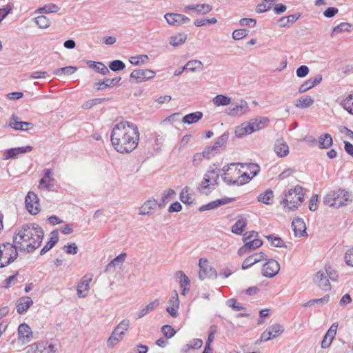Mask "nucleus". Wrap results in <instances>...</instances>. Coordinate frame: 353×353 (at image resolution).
Segmentation results:
<instances>
[{
  "instance_id": "f257e3e1",
  "label": "nucleus",
  "mask_w": 353,
  "mask_h": 353,
  "mask_svg": "<svg viewBox=\"0 0 353 353\" xmlns=\"http://www.w3.org/2000/svg\"><path fill=\"white\" fill-rule=\"evenodd\" d=\"M139 135L136 124L122 121L113 127L110 134V141L117 152L128 154L137 148Z\"/></svg>"
},
{
  "instance_id": "f03ea898",
  "label": "nucleus",
  "mask_w": 353,
  "mask_h": 353,
  "mask_svg": "<svg viewBox=\"0 0 353 353\" xmlns=\"http://www.w3.org/2000/svg\"><path fill=\"white\" fill-rule=\"evenodd\" d=\"M44 236L41 227L34 223L23 225L13 236V243H17L19 250L32 252L40 247Z\"/></svg>"
},
{
  "instance_id": "7ed1b4c3",
  "label": "nucleus",
  "mask_w": 353,
  "mask_h": 353,
  "mask_svg": "<svg viewBox=\"0 0 353 353\" xmlns=\"http://www.w3.org/2000/svg\"><path fill=\"white\" fill-rule=\"evenodd\" d=\"M17 245L15 243L0 244V268L10 265L17 258L19 248Z\"/></svg>"
},
{
  "instance_id": "20e7f679",
  "label": "nucleus",
  "mask_w": 353,
  "mask_h": 353,
  "mask_svg": "<svg viewBox=\"0 0 353 353\" xmlns=\"http://www.w3.org/2000/svg\"><path fill=\"white\" fill-rule=\"evenodd\" d=\"M199 278L203 281L206 278L216 279L217 278L216 270L209 265V262L205 258H201L199 262Z\"/></svg>"
},
{
  "instance_id": "39448f33",
  "label": "nucleus",
  "mask_w": 353,
  "mask_h": 353,
  "mask_svg": "<svg viewBox=\"0 0 353 353\" xmlns=\"http://www.w3.org/2000/svg\"><path fill=\"white\" fill-rule=\"evenodd\" d=\"M44 175L39 181V188L48 191H56L57 181L52 177V172L50 169L43 170Z\"/></svg>"
},
{
  "instance_id": "423d86ee",
  "label": "nucleus",
  "mask_w": 353,
  "mask_h": 353,
  "mask_svg": "<svg viewBox=\"0 0 353 353\" xmlns=\"http://www.w3.org/2000/svg\"><path fill=\"white\" fill-rule=\"evenodd\" d=\"M26 208L33 215L38 214L40 211L39 198L33 192H29L25 198Z\"/></svg>"
},
{
  "instance_id": "0eeeda50",
  "label": "nucleus",
  "mask_w": 353,
  "mask_h": 353,
  "mask_svg": "<svg viewBox=\"0 0 353 353\" xmlns=\"http://www.w3.org/2000/svg\"><path fill=\"white\" fill-rule=\"evenodd\" d=\"M280 270L279 263L273 259H269L263 265L262 274L267 278L275 276Z\"/></svg>"
},
{
  "instance_id": "6e6552de",
  "label": "nucleus",
  "mask_w": 353,
  "mask_h": 353,
  "mask_svg": "<svg viewBox=\"0 0 353 353\" xmlns=\"http://www.w3.org/2000/svg\"><path fill=\"white\" fill-rule=\"evenodd\" d=\"M26 353H54V345L47 343H34L27 347Z\"/></svg>"
},
{
  "instance_id": "1a4fd4ad",
  "label": "nucleus",
  "mask_w": 353,
  "mask_h": 353,
  "mask_svg": "<svg viewBox=\"0 0 353 353\" xmlns=\"http://www.w3.org/2000/svg\"><path fill=\"white\" fill-rule=\"evenodd\" d=\"M155 75L153 70L148 69H137L133 70L130 74V78L135 79L136 83H139L142 81L150 79Z\"/></svg>"
},
{
  "instance_id": "9d476101",
  "label": "nucleus",
  "mask_w": 353,
  "mask_h": 353,
  "mask_svg": "<svg viewBox=\"0 0 353 353\" xmlns=\"http://www.w3.org/2000/svg\"><path fill=\"white\" fill-rule=\"evenodd\" d=\"M332 195L334 198V208H339L343 205H345L347 202L350 200V193L345 190L339 189L336 191H333Z\"/></svg>"
},
{
  "instance_id": "9b49d317",
  "label": "nucleus",
  "mask_w": 353,
  "mask_h": 353,
  "mask_svg": "<svg viewBox=\"0 0 353 353\" xmlns=\"http://www.w3.org/2000/svg\"><path fill=\"white\" fill-rule=\"evenodd\" d=\"M245 243L243 246L239 248L237 254L239 256H243L246 253H249L256 248H260L263 245V241L259 239L254 240L243 241Z\"/></svg>"
},
{
  "instance_id": "f8f14e48",
  "label": "nucleus",
  "mask_w": 353,
  "mask_h": 353,
  "mask_svg": "<svg viewBox=\"0 0 353 353\" xmlns=\"http://www.w3.org/2000/svg\"><path fill=\"white\" fill-rule=\"evenodd\" d=\"M234 201H236V199L232 198V197H231V198L225 197V198L219 199L212 201L207 204H204V205H201L199 208V211L204 212V211H207V210H213V209L217 208L221 205L228 204V203H231Z\"/></svg>"
},
{
  "instance_id": "ddd939ff",
  "label": "nucleus",
  "mask_w": 353,
  "mask_h": 353,
  "mask_svg": "<svg viewBox=\"0 0 353 353\" xmlns=\"http://www.w3.org/2000/svg\"><path fill=\"white\" fill-rule=\"evenodd\" d=\"M32 337V332L30 327L25 323L20 324L18 327V340L22 343H28Z\"/></svg>"
},
{
  "instance_id": "4468645a",
  "label": "nucleus",
  "mask_w": 353,
  "mask_h": 353,
  "mask_svg": "<svg viewBox=\"0 0 353 353\" xmlns=\"http://www.w3.org/2000/svg\"><path fill=\"white\" fill-rule=\"evenodd\" d=\"M32 149L33 148L30 145L8 149L4 152L3 159H16L20 154L30 152Z\"/></svg>"
},
{
  "instance_id": "2eb2a0df",
  "label": "nucleus",
  "mask_w": 353,
  "mask_h": 353,
  "mask_svg": "<svg viewBox=\"0 0 353 353\" xmlns=\"http://www.w3.org/2000/svg\"><path fill=\"white\" fill-rule=\"evenodd\" d=\"M263 260H267V256L263 252H261L259 253H254V254L248 256L243 261L241 268L243 270H246Z\"/></svg>"
},
{
  "instance_id": "dca6fc26",
  "label": "nucleus",
  "mask_w": 353,
  "mask_h": 353,
  "mask_svg": "<svg viewBox=\"0 0 353 353\" xmlns=\"http://www.w3.org/2000/svg\"><path fill=\"white\" fill-rule=\"evenodd\" d=\"M294 234L296 237H301L307 235L306 226L303 219L296 217L292 223Z\"/></svg>"
},
{
  "instance_id": "f3484780",
  "label": "nucleus",
  "mask_w": 353,
  "mask_h": 353,
  "mask_svg": "<svg viewBox=\"0 0 353 353\" xmlns=\"http://www.w3.org/2000/svg\"><path fill=\"white\" fill-rule=\"evenodd\" d=\"M248 110L249 107L248 103L244 100H241L239 102L236 103L233 108H229L227 113L232 117L241 116L247 112Z\"/></svg>"
},
{
  "instance_id": "a211bd4d",
  "label": "nucleus",
  "mask_w": 353,
  "mask_h": 353,
  "mask_svg": "<svg viewBox=\"0 0 353 353\" xmlns=\"http://www.w3.org/2000/svg\"><path fill=\"white\" fill-rule=\"evenodd\" d=\"M274 151L279 157H285L289 154V147L283 139H278L274 145Z\"/></svg>"
},
{
  "instance_id": "6ab92c4d",
  "label": "nucleus",
  "mask_w": 353,
  "mask_h": 353,
  "mask_svg": "<svg viewBox=\"0 0 353 353\" xmlns=\"http://www.w3.org/2000/svg\"><path fill=\"white\" fill-rule=\"evenodd\" d=\"M247 224V219L243 214H239L237 216V221L231 228V232L237 235H242Z\"/></svg>"
},
{
  "instance_id": "aec40b11",
  "label": "nucleus",
  "mask_w": 353,
  "mask_h": 353,
  "mask_svg": "<svg viewBox=\"0 0 353 353\" xmlns=\"http://www.w3.org/2000/svg\"><path fill=\"white\" fill-rule=\"evenodd\" d=\"M179 283L181 288V294L186 296L190 292V280L185 274L181 270H178Z\"/></svg>"
},
{
  "instance_id": "412c9836",
  "label": "nucleus",
  "mask_w": 353,
  "mask_h": 353,
  "mask_svg": "<svg viewBox=\"0 0 353 353\" xmlns=\"http://www.w3.org/2000/svg\"><path fill=\"white\" fill-rule=\"evenodd\" d=\"M121 77H115L112 79H104L103 81H99L94 84V87L97 90H103L108 88H112L116 85L120 81Z\"/></svg>"
},
{
  "instance_id": "4be33fe9",
  "label": "nucleus",
  "mask_w": 353,
  "mask_h": 353,
  "mask_svg": "<svg viewBox=\"0 0 353 353\" xmlns=\"http://www.w3.org/2000/svg\"><path fill=\"white\" fill-rule=\"evenodd\" d=\"M33 305V301L29 296L20 298L17 302V310L20 314H24Z\"/></svg>"
},
{
  "instance_id": "5701e85b",
  "label": "nucleus",
  "mask_w": 353,
  "mask_h": 353,
  "mask_svg": "<svg viewBox=\"0 0 353 353\" xmlns=\"http://www.w3.org/2000/svg\"><path fill=\"white\" fill-rule=\"evenodd\" d=\"M92 278H87L84 276L81 281L77 285V295L79 297L84 298L88 295L89 290V285Z\"/></svg>"
},
{
  "instance_id": "b1692460",
  "label": "nucleus",
  "mask_w": 353,
  "mask_h": 353,
  "mask_svg": "<svg viewBox=\"0 0 353 353\" xmlns=\"http://www.w3.org/2000/svg\"><path fill=\"white\" fill-rule=\"evenodd\" d=\"M192 10L198 14H205L209 13L212 10V6L206 4H192L185 7V10Z\"/></svg>"
},
{
  "instance_id": "393cba45",
  "label": "nucleus",
  "mask_w": 353,
  "mask_h": 353,
  "mask_svg": "<svg viewBox=\"0 0 353 353\" xmlns=\"http://www.w3.org/2000/svg\"><path fill=\"white\" fill-rule=\"evenodd\" d=\"M270 120L268 117H261L260 119H254L248 123L250 128L253 129V132L264 128L269 123Z\"/></svg>"
},
{
  "instance_id": "a878e982",
  "label": "nucleus",
  "mask_w": 353,
  "mask_h": 353,
  "mask_svg": "<svg viewBox=\"0 0 353 353\" xmlns=\"http://www.w3.org/2000/svg\"><path fill=\"white\" fill-rule=\"evenodd\" d=\"M203 68V63L199 60H191L188 61L183 67L178 71V76H179L185 70H189L190 72H195L200 70Z\"/></svg>"
},
{
  "instance_id": "bb28decb",
  "label": "nucleus",
  "mask_w": 353,
  "mask_h": 353,
  "mask_svg": "<svg viewBox=\"0 0 353 353\" xmlns=\"http://www.w3.org/2000/svg\"><path fill=\"white\" fill-rule=\"evenodd\" d=\"M59 241L58 230H54L50 233L49 241L44 245L40 252V254L43 255L52 249Z\"/></svg>"
},
{
  "instance_id": "cd10ccee",
  "label": "nucleus",
  "mask_w": 353,
  "mask_h": 353,
  "mask_svg": "<svg viewBox=\"0 0 353 353\" xmlns=\"http://www.w3.org/2000/svg\"><path fill=\"white\" fill-rule=\"evenodd\" d=\"M203 344V340L201 339H194L188 343L185 344L181 350L183 353H188L191 350H199Z\"/></svg>"
},
{
  "instance_id": "c85d7f7f",
  "label": "nucleus",
  "mask_w": 353,
  "mask_h": 353,
  "mask_svg": "<svg viewBox=\"0 0 353 353\" xmlns=\"http://www.w3.org/2000/svg\"><path fill=\"white\" fill-rule=\"evenodd\" d=\"M159 203L155 199H149L146 201L139 209V214L147 215L156 208Z\"/></svg>"
},
{
  "instance_id": "c756f323",
  "label": "nucleus",
  "mask_w": 353,
  "mask_h": 353,
  "mask_svg": "<svg viewBox=\"0 0 353 353\" xmlns=\"http://www.w3.org/2000/svg\"><path fill=\"white\" fill-rule=\"evenodd\" d=\"M316 282L318 285L324 291H329L331 289V284L327 279V276L324 272H318L316 273Z\"/></svg>"
},
{
  "instance_id": "7c9ffc66",
  "label": "nucleus",
  "mask_w": 353,
  "mask_h": 353,
  "mask_svg": "<svg viewBox=\"0 0 353 353\" xmlns=\"http://www.w3.org/2000/svg\"><path fill=\"white\" fill-rule=\"evenodd\" d=\"M203 116V112L200 111L189 113L182 118V122L189 125L192 124L201 120Z\"/></svg>"
},
{
  "instance_id": "2f4dec72",
  "label": "nucleus",
  "mask_w": 353,
  "mask_h": 353,
  "mask_svg": "<svg viewBox=\"0 0 353 353\" xmlns=\"http://www.w3.org/2000/svg\"><path fill=\"white\" fill-rule=\"evenodd\" d=\"M333 144L331 135L328 133L321 134L318 139V146L321 149H327Z\"/></svg>"
},
{
  "instance_id": "473e14b6",
  "label": "nucleus",
  "mask_w": 353,
  "mask_h": 353,
  "mask_svg": "<svg viewBox=\"0 0 353 353\" xmlns=\"http://www.w3.org/2000/svg\"><path fill=\"white\" fill-rule=\"evenodd\" d=\"M87 65L89 68L94 70L97 72L105 75L110 73L109 69L101 62L88 61Z\"/></svg>"
},
{
  "instance_id": "72a5a7b5",
  "label": "nucleus",
  "mask_w": 353,
  "mask_h": 353,
  "mask_svg": "<svg viewBox=\"0 0 353 353\" xmlns=\"http://www.w3.org/2000/svg\"><path fill=\"white\" fill-rule=\"evenodd\" d=\"M284 194L286 196H290L292 194H295L297 196L296 201L302 203L304 200V193H303V189L300 185H296L294 188H292L288 190V191H285Z\"/></svg>"
},
{
  "instance_id": "f704fd0d",
  "label": "nucleus",
  "mask_w": 353,
  "mask_h": 353,
  "mask_svg": "<svg viewBox=\"0 0 353 353\" xmlns=\"http://www.w3.org/2000/svg\"><path fill=\"white\" fill-rule=\"evenodd\" d=\"M126 256H127V254L125 252H123V253L119 254L117 256H116L113 260H112L106 265L105 271L108 272V271H110V269L112 268H115L117 266L121 265L123 264V263L124 262V261L126 258Z\"/></svg>"
},
{
  "instance_id": "c9c22d12",
  "label": "nucleus",
  "mask_w": 353,
  "mask_h": 353,
  "mask_svg": "<svg viewBox=\"0 0 353 353\" xmlns=\"http://www.w3.org/2000/svg\"><path fill=\"white\" fill-rule=\"evenodd\" d=\"M250 128L248 122H244L236 128L235 135L240 138L244 135L250 134L253 132V129Z\"/></svg>"
},
{
  "instance_id": "e433bc0d",
  "label": "nucleus",
  "mask_w": 353,
  "mask_h": 353,
  "mask_svg": "<svg viewBox=\"0 0 353 353\" xmlns=\"http://www.w3.org/2000/svg\"><path fill=\"white\" fill-rule=\"evenodd\" d=\"M352 28V25L347 22H342L336 27H334L331 33V37H334L336 34L343 32H350Z\"/></svg>"
},
{
  "instance_id": "4c0bfd02",
  "label": "nucleus",
  "mask_w": 353,
  "mask_h": 353,
  "mask_svg": "<svg viewBox=\"0 0 353 353\" xmlns=\"http://www.w3.org/2000/svg\"><path fill=\"white\" fill-rule=\"evenodd\" d=\"M190 191V189L186 187L180 193L179 199L185 204L190 205L194 201L193 194Z\"/></svg>"
},
{
  "instance_id": "58836bf2",
  "label": "nucleus",
  "mask_w": 353,
  "mask_h": 353,
  "mask_svg": "<svg viewBox=\"0 0 353 353\" xmlns=\"http://www.w3.org/2000/svg\"><path fill=\"white\" fill-rule=\"evenodd\" d=\"M273 196V191L271 189H268L257 196V201L264 204L270 205L272 203L271 201L272 200Z\"/></svg>"
},
{
  "instance_id": "ea45409f",
  "label": "nucleus",
  "mask_w": 353,
  "mask_h": 353,
  "mask_svg": "<svg viewBox=\"0 0 353 353\" xmlns=\"http://www.w3.org/2000/svg\"><path fill=\"white\" fill-rule=\"evenodd\" d=\"M228 138L229 133L228 132H225L223 134H222L220 137L217 138L214 145H212L214 148V152H218L219 149L226 144Z\"/></svg>"
},
{
  "instance_id": "a19ab883",
  "label": "nucleus",
  "mask_w": 353,
  "mask_h": 353,
  "mask_svg": "<svg viewBox=\"0 0 353 353\" xmlns=\"http://www.w3.org/2000/svg\"><path fill=\"white\" fill-rule=\"evenodd\" d=\"M314 103V100L310 96L299 98L296 100L295 106L301 109L307 108Z\"/></svg>"
},
{
  "instance_id": "79ce46f5",
  "label": "nucleus",
  "mask_w": 353,
  "mask_h": 353,
  "mask_svg": "<svg viewBox=\"0 0 353 353\" xmlns=\"http://www.w3.org/2000/svg\"><path fill=\"white\" fill-rule=\"evenodd\" d=\"M329 300H330V295L326 294L323 297L320 298V299H311V300L308 301L307 302L305 303L303 305V307H311L316 304L319 305H323L327 303Z\"/></svg>"
},
{
  "instance_id": "37998d69",
  "label": "nucleus",
  "mask_w": 353,
  "mask_h": 353,
  "mask_svg": "<svg viewBox=\"0 0 353 353\" xmlns=\"http://www.w3.org/2000/svg\"><path fill=\"white\" fill-rule=\"evenodd\" d=\"M159 304V300L156 299L143 307L139 313L137 319H141L145 316L150 311L154 310Z\"/></svg>"
},
{
  "instance_id": "c03bdc74",
  "label": "nucleus",
  "mask_w": 353,
  "mask_h": 353,
  "mask_svg": "<svg viewBox=\"0 0 353 353\" xmlns=\"http://www.w3.org/2000/svg\"><path fill=\"white\" fill-rule=\"evenodd\" d=\"M265 238L270 242L271 245L276 248H286V245L283 239L274 234H269L265 236Z\"/></svg>"
},
{
  "instance_id": "a18cd8bd",
  "label": "nucleus",
  "mask_w": 353,
  "mask_h": 353,
  "mask_svg": "<svg viewBox=\"0 0 353 353\" xmlns=\"http://www.w3.org/2000/svg\"><path fill=\"white\" fill-rule=\"evenodd\" d=\"M232 99L223 94H217L212 100L216 106L228 105L231 103Z\"/></svg>"
},
{
  "instance_id": "49530a36",
  "label": "nucleus",
  "mask_w": 353,
  "mask_h": 353,
  "mask_svg": "<svg viewBox=\"0 0 353 353\" xmlns=\"http://www.w3.org/2000/svg\"><path fill=\"white\" fill-rule=\"evenodd\" d=\"M77 70V68L75 66H66L59 68L53 72V74L57 76H61L62 74L71 75Z\"/></svg>"
},
{
  "instance_id": "de8ad7c7",
  "label": "nucleus",
  "mask_w": 353,
  "mask_h": 353,
  "mask_svg": "<svg viewBox=\"0 0 353 353\" xmlns=\"http://www.w3.org/2000/svg\"><path fill=\"white\" fill-rule=\"evenodd\" d=\"M175 194L176 192L173 189H169L168 192L162 196L160 203L158 204L159 207L160 208H163L166 203L170 202L171 199L174 197Z\"/></svg>"
},
{
  "instance_id": "09e8293b",
  "label": "nucleus",
  "mask_w": 353,
  "mask_h": 353,
  "mask_svg": "<svg viewBox=\"0 0 353 353\" xmlns=\"http://www.w3.org/2000/svg\"><path fill=\"white\" fill-rule=\"evenodd\" d=\"M123 336L116 331L113 330L110 336L107 341V345L110 348H112L117 345Z\"/></svg>"
},
{
  "instance_id": "8fccbe9b",
  "label": "nucleus",
  "mask_w": 353,
  "mask_h": 353,
  "mask_svg": "<svg viewBox=\"0 0 353 353\" xmlns=\"http://www.w3.org/2000/svg\"><path fill=\"white\" fill-rule=\"evenodd\" d=\"M276 0H263L262 3H259L256 6V11L258 13H263L270 10L273 3Z\"/></svg>"
},
{
  "instance_id": "3c124183",
  "label": "nucleus",
  "mask_w": 353,
  "mask_h": 353,
  "mask_svg": "<svg viewBox=\"0 0 353 353\" xmlns=\"http://www.w3.org/2000/svg\"><path fill=\"white\" fill-rule=\"evenodd\" d=\"M22 121H19V118L15 114H12L9 119L8 126L15 130L23 131L22 128Z\"/></svg>"
},
{
  "instance_id": "603ef678",
  "label": "nucleus",
  "mask_w": 353,
  "mask_h": 353,
  "mask_svg": "<svg viewBox=\"0 0 353 353\" xmlns=\"http://www.w3.org/2000/svg\"><path fill=\"white\" fill-rule=\"evenodd\" d=\"M343 108L353 114V93L350 94L341 103Z\"/></svg>"
},
{
  "instance_id": "864d4df0",
  "label": "nucleus",
  "mask_w": 353,
  "mask_h": 353,
  "mask_svg": "<svg viewBox=\"0 0 353 353\" xmlns=\"http://www.w3.org/2000/svg\"><path fill=\"white\" fill-rule=\"evenodd\" d=\"M35 23L40 28H47L50 26V20L44 15L34 18Z\"/></svg>"
},
{
  "instance_id": "5fc2aeb1",
  "label": "nucleus",
  "mask_w": 353,
  "mask_h": 353,
  "mask_svg": "<svg viewBox=\"0 0 353 353\" xmlns=\"http://www.w3.org/2000/svg\"><path fill=\"white\" fill-rule=\"evenodd\" d=\"M108 67L112 71L117 72L123 70L125 65L122 61L117 59L110 62Z\"/></svg>"
},
{
  "instance_id": "6e6d98bb",
  "label": "nucleus",
  "mask_w": 353,
  "mask_h": 353,
  "mask_svg": "<svg viewBox=\"0 0 353 353\" xmlns=\"http://www.w3.org/2000/svg\"><path fill=\"white\" fill-rule=\"evenodd\" d=\"M108 99L106 98H96L86 101L83 104L82 108L84 110L90 109L97 104L101 103Z\"/></svg>"
},
{
  "instance_id": "4d7b16f0",
  "label": "nucleus",
  "mask_w": 353,
  "mask_h": 353,
  "mask_svg": "<svg viewBox=\"0 0 353 353\" xmlns=\"http://www.w3.org/2000/svg\"><path fill=\"white\" fill-rule=\"evenodd\" d=\"M148 59V55L141 54L136 57H132L129 61L133 65H140L143 64Z\"/></svg>"
},
{
  "instance_id": "13d9d810",
  "label": "nucleus",
  "mask_w": 353,
  "mask_h": 353,
  "mask_svg": "<svg viewBox=\"0 0 353 353\" xmlns=\"http://www.w3.org/2000/svg\"><path fill=\"white\" fill-rule=\"evenodd\" d=\"M238 165H241L242 168L245 165H247V168L250 171L252 176H256L260 172V166L256 163H238Z\"/></svg>"
},
{
  "instance_id": "bf43d9fd",
  "label": "nucleus",
  "mask_w": 353,
  "mask_h": 353,
  "mask_svg": "<svg viewBox=\"0 0 353 353\" xmlns=\"http://www.w3.org/2000/svg\"><path fill=\"white\" fill-rule=\"evenodd\" d=\"M337 328H338V323L337 322L333 323L323 339V343H324V345H325L326 338L327 336L330 337L331 339H334V337L336 334Z\"/></svg>"
},
{
  "instance_id": "052dcab7",
  "label": "nucleus",
  "mask_w": 353,
  "mask_h": 353,
  "mask_svg": "<svg viewBox=\"0 0 353 353\" xmlns=\"http://www.w3.org/2000/svg\"><path fill=\"white\" fill-rule=\"evenodd\" d=\"M249 32L248 30L244 28L235 30L233 31L232 37L234 40H240L247 37Z\"/></svg>"
},
{
  "instance_id": "680f3d73",
  "label": "nucleus",
  "mask_w": 353,
  "mask_h": 353,
  "mask_svg": "<svg viewBox=\"0 0 353 353\" xmlns=\"http://www.w3.org/2000/svg\"><path fill=\"white\" fill-rule=\"evenodd\" d=\"M59 10V8L53 3L45 5L43 8H41L38 10L40 13H54L58 12Z\"/></svg>"
},
{
  "instance_id": "e2e57ef3",
  "label": "nucleus",
  "mask_w": 353,
  "mask_h": 353,
  "mask_svg": "<svg viewBox=\"0 0 353 353\" xmlns=\"http://www.w3.org/2000/svg\"><path fill=\"white\" fill-rule=\"evenodd\" d=\"M130 321L128 320H123L115 328L114 331L119 332L122 336H123L125 334V331H126L129 327Z\"/></svg>"
},
{
  "instance_id": "0e129e2a",
  "label": "nucleus",
  "mask_w": 353,
  "mask_h": 353,
  "mask_svg": "<svg viewBox=\"0 0 353 353\" xmlns=\"http://www.w3.org/2000/svg\"><path fill=\"white\" fill-rule=\"evenodd\" d=\"M216 21L217 20L214 17L211 19H198L194 21V24L197 27H201L207 24H214Z\"/></svg>"
},
{
  "instance_id": "69168bd1",
  "label": "nucleus",
  "mask_w": 353,
  "mask_h": 353,
  "mask_svg": "<svg viewBox=\"0 0 353 353\" xmlns=\"http://www.w3.org/2000/svg\"><path fill=\"white\" fill-rule=\"evenodd\" d=\"M161 332L167 339L172 338L176 333L175 330L169 325H165L161 327Z\"/></svg>"
},
{
  "instance_id": "338daca9",
  "label": "nucleus",
  "mask_w": 353,
  "mask_h": 353,
  "mask_svg": "<svg viewBox=\"0 0 353 353\" xmlns=\"http://www.w3.org/2000/svg\"><path fill=\"white\" fill-rule=\"evenodd\" d=\"M268 330L275 334V338L283 333V327L280 324H274L268 328Z\"/></svg>"
},
{
  "instance_id": "774afa93",
  "label": "nucleus",
  "mask_w": 353,
  "mask_h": 353,
  "mask_svg": "<svg viewBox=\"0 0 353 353\" xmlns=\"http://www.w3.org/2000/svg\"><path fill=\"white\" fill-rule=\"evenodd\" d=\"M344 258L346 264L353 267V248L346 252Z\"/></svg>"
}]
</instances>
